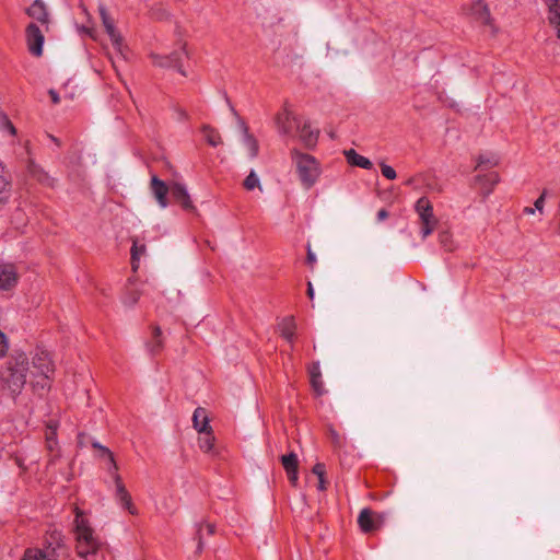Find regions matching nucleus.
Masks as SVG:
<instances>
[{"instance_id": "nucleus-25", "label": "nucleus", "mask_w": 560, "mask_h": 560, "mask_svg": "<svg viewBox=\"0 0 560 560\" xmlns=\"http://www.w3.org/2000/svg\"><path fill=\"white\" fill-rule=\"evenodd\" d=\"M192 424L194 428L199 433L211 429V427L209 425V418L207 416V411L205 408L198 407L195 409L192 415Z\"/></svg>"}, {"instance_id": "nucleus-40", "label": "nucleus", "mask_w": 560, "mask_h": 560, "mask_svg": "<svg viewBox=\"0 0 560 560\" xmlns=\"http://www.w3.org/2000/svg\"><path fill=\"white\" fill-rule=\"evenodd\" d=\"M499 164V160L494 156L486 158L483 155H480L477 161V167H481L483 165L487 166H497Z\"/></svg>"}, {"instance_id": "nucleus-2", "label": "nucleus", "mask_w": 560, "mask_h": 560, "mask_svg": "<svg viewBox=\"0 0 560 560\" xmlns=\"http://www.w3.org/2000/svg\"><path fill=\"white\" fill-rule=\"evenodd\" d=\"M28 358L24 352L12 354L3 370L0 372L1 381L7 385L13 396L21 394L27 382V373H30Z\"/></svg>"}, {"instance_id": "nucleus-28", "label": "nucleus", "mask_w": 560, "mask_h": 560, "mask_svg": "<svg viewBox=\"0 0 560 560\" xmlns=\"http://www.w3.org/2000/svg\"><path fill=\"white\" fill-rule=\"evenodd\" d=\"M147 349L151 355H156L163 349L162 331L159 326L152 329V340L147 343Z\"/></svg>"}, {"instance_id": "nucleus-52", "label": "nucleus", "mask_w": 560, "mask_h": 560, "mask_svg": "<svg viewBox=\"0 0 560 560\" xmlns=\"http://www.w3.org/2000/svg\"><path fill=\"white\" fill-rule=\"evenodd\" d=\"M49 139L56 143V145L60 147L61 145V142L58 138H56L55 136L52 135H48Z\"/></svg>"}, {"instance_id": "nucleus-13", "label": "nucleus", "mask_w": 560, "mask_h": 560, "mask_svg": "<svg viewBox=\"0 0 560 560\" xmlns=\"http://www.w3.org/2000/svg\"><path fill=\"white\" fill-rule=\"evenodd\" d=\"M110 476L116 486V493H115L116 500L119 502V504L124 509L128 510V512L130 514H136V509L132 504L131 495L127 491V489L121 480L120 475L118 474V471H114Z\"/></svg>"}, {"instance_id": "nucleus-32", "label": "nucleus", "mask_w": 560, "mask_h": 560, "mask_svg": "<svg viewBox=\"0 0 560 560\" xmlns=\"http://www.w3.org/2000/svg\"><path fill=\"white\" fill-rule=\"evenodd\" d=\"M329 439L334 446V450L340 454V452L347 445L346 438L339 434L336 430L329 429Z\"/></svg>"}, {"instance_id": "nucleus-21", "label": "nucleus", "mask_w": 560, "mask_h": 560, "mask_svg": "<svg viewBox=\"0 0 560 560\" xmlns=\"http://www.w3.org/2000/svg\"><path fill=\"white\" fill-rule=\"evenodd\" d=\"M476 182L480 184L483 197H488L500 182V176L497 172H490L476 176Z\"/></svg>"}, {"instance_id": "nucleus-16", "label": "nucleus", "mask_w": 560, "mask_h": 560, "mask_svg": "<svg viewBox=\"0 0 560 560\" xmlns=\"http://www.w3.org/2000/svg\"><path fill=\"white\" fill-rule=\"evenodd\" d=\"M469 15L482 25L490 24L491 22L490 10L483 0H472L469 7Z\"/></svg>"}, {"instance_id": "nucleus-30", "label": "nucleus", "mask_w": 560, "mask_h": 560, "mask_svg": "<svg viewBox=\"0 0 560 560\" xmlns=\"http://www.w3.org/2000/svg\"><path fill=\"white\" fill-rule=\"evenodd\" d=\"M200 436L198 439V445L200 450L205 453L214 454V435L212 432V428L205 432L199 433Z\"/></svg>"}, {"instance_id": "nucleus-33", "label": "nucleus", "mask_w": 560, "mask_h": 560, "mask_svg": "<svg viewBox=\"0 0 560 560\" xmlns=\"http://www.w3.org/2000/svg\"><path fill=\"white\" fill-rule=\"evenodd\" d=\"M281 464L285 471L299 469V458L294 452L281 456Z\"/></svg>"}, {"instance_id": "nucleus-9", "label": "nucleus", "mask_w": 560, "mask_h": 560, "mask_svg": "<svg viewBox=\"0 0 560 560\" xmlns=\"http://www.w3.org/2000/svg\"><path fill=\"white\" fill-rule=\"evenodd\" d=\"M384 521L383 514L376 513L369 508L363 509L358 516L359 527L365 534L377 530Z\"/></svg>"}, {"instance_id": "nucleus-44", "label": "nucleus", "mask_w": 560, "mask_h": 560, "mask_svg": "<svg viewBox=\"0 0 560 560\" xmlns=\"http://www.w3.org/2000/svg\"><path fill=\"white\" fill-rule=\"evenodd\" d=\"M285 472L290 483L295 487L299 480V469L288 470Z\"/></svg>"}, {"instance_id": "nucleus-12", "label": "nucleus", "mask_w": 560, "mask_h": 560, "mask_svg": "<svg viewBox=\"0 0 560 560\" xmlns=\"http://www.w3.org/2000/svg\"><path fill=\"white\" fill-rule=\"evenodd\" d=\"M25 12L35 21L34 23H39L48 32L50 23L49 12L42 0H35Z\"/></svg>"}, {"instance_id": "nucleus-20", "label": "nucleus", "mask_w": 560, "mask_h": 560, "mask_svg": "<svg viewBox=\"0 0 560 560\" xmlns=\"http://www.w3.org/2000/svg\"><path fill=\"white\" fill-rule=\"evenodd\" d=\"M18 276L12 265H0V290H9L16 284Z\"/></svg>"}, {"instance_id": "nucleus-8", "label": "nucleus", "mask_w": 560, "mask_h": 560, "mask_svg": "<svg viewBox=\"0 0 560 560\" xmlns=\"http://www.w3.org/2000/svg\"><path fill=\"white\" fill-rule=\"evenodd\" d=\"M25 37L28 51L35 57H40L43 55L45 37L39 25L34 22L30 23L25 30Z\"/></svg>"}, {"instance_id": "nucleus-48", "label": "nucleus", "mask_w": 560, "mask_h": 560, "mask_svg": "<svg viewBox=\"0 0 560 560\" xmlns=\"http://www.w3.org/2000/svg\"><path fill=\"white\" fill-rule=\"evenodd\" d=\"M387 217H388V212H387V210H386V209H381V210H378V212H377V220H378V221H383V220H385Z\"/></svg>"}, {"instance_id": "nucleus-18", "label": "nucleus", "mask_w": 560, "mask_h": 560, "mask_svg": "<svg viewBox=\"0 0 560 560\" xmlns=\"http://www.w3.org/2000/svg\"><path fill=\"white\" fill-rule=\"evenodd\" d=\"M310 383L316 396L320 397L326 394L322 377L319 362H313L308 366Z\"/></svg>"}, {"instance_id": "nucleus-55", "label": "nucleus", "mask_w": 560, "mask_h": 560, "mask_svg": "<svg viewBox=\"0 0 560 560\" xmlns=\"http://www.w3.org/2000/svg\"><path fill=\"white\" fill-rule=\"evenodd\" d=\"M48 428L52 430L51 434H54V435H55V434H56L55 430H56L57 425H56V424H51V423H49V424H48Z\"/></svg>"}, {"instance_id": "nucleus-54", "label": "nucleus", "mask_w": 560, "mask_h": 560, "mask_svg": "<svg viewBox=\"0 0 560 560\" xmlns=\"http://www.w3.org/2000/svg\"><path fill=\"white\" fill-rule=\"evenodd\" d=\"M524 212H525V213H528V214H533V213H534V209H533V208L527 207V208H525V209H524Z\"/></svg>"}, {"instance_id": "nucleus-4", "label": "nucleus", "mask_w": 560, "mask_h": 560, "mask_svg": "<svg viewBox=\"0 0 560 560\" xmlns=\"http://www.w3.org/2000/svg\"><path fill=\"white\" fill-rule=\"evenodd\" d=\"M291 155L296 165V171L302 186L310 189L315 185L320 175L318 161L313 155L302 153L296 149L292 150Z\"/></svg>"}, {"instance_id": "nucleus-29", "label": "nucleus", "mask_w": 560, "mask_h": 560, "mask_svg": "<svg viewBox=\"0 0 560 560\" xmlns=\"http://www.w3.org/2000/svg\"><path fill=\"white\" fill-rule=\"evenodd\" d=\"M11 188L10 178L4 165L0 162V206L7 202Z\"/></svg>"}, {"instance_id": "nucleus-50", "label": "nucleus", "mask_w": 560, "mask_h": 560, "mask_svg": "<svg viewBox=\"0 0 560 560\" xmlns=\"http://www.w3.org/2000/svg\"><path fill=\"white\" fill-rule=\"evenodd\" d=\"M307 295H308V298L311 300H313V298H314V289H313V285H312L311 282H308V284H307Z\"/></svg>"}, {"instance_id": "nucleus-24", "label": "nucleus", "mask_w": 560, "mask_h": 560, "mask_svg": "<svg viewBox=\"0 0 560 560\" xmlns=\"http://www.w3.org/2000/svg\"><path fill=\"white\" fill-rule=\"evenodd\" d=\"M238 119H240L241 127L243 130L244 144L249 152V156L252 159H254L258 155V151H259L258 141L256 140V138L253 135L249 133V129H248L247 125L245 124V121H243L241 118H238Z\"/></svg>"}, {"instance_id": "nucleus-46", "label": "nucleus", "mask_w": 560, "mask_h": 560, "mask_svg": "<svg viewBox=\"0 0 560 560\" xmlns=\"http://www.w3.org/2000/svg\"><path fill=\"white\" fill-rule=\"evenodd\" d=\"M48 94H49V96H50V98H51V102H52L54 104H59V103H60V96H59V94L57 93V91H55L54 89H50V90L48 91Z\"/></svg>"}, {"instance_id": "nucleus-17", "label": "nucleus", "mask_w": 560, "mask_h": 560, "mask_svg": "<svg viewBox=\"0 0 560 560\" xmlns=\"http://www.w3.org/2000/svg\"><path fill=\"white\" fill-rule=\"evenodd\" d=\"M100 16L102 20V23L106 30V33L110 37L114 46H119L121 44V37L119 33L117 32L114 20L110 18L107 9L104 5L98 7Z\"/></svg>"}, {"instance_id": "nucleus-22", "label": "nucleus", "mask_w": 560, "mask_h": 560, "mask_svg": "<svg viewBox=\"0 0 560 560\" xmlns=\"http://www.w3.org/2000/svg\"><path fill=\"white\" fill-rule=\"evenodd\" d=\"M345 156L347 162L351 166L361 167L364 170H372L373 163L365 156L359 154L354 149H349L345 151Z\"/></svg>"}, {"instance_id": "nucleus-41", "label": "nucleus", "mask_w": 560, "mask_h": 560, "mask_svg": "<svg viewBox=\"0 0 560 560\" xmlns=\"http://www.w3.org/2000/svg\"><path fill=\"white\" fill-rule=\"evenodd\" d=\"M9 349L7 336L0 330V358L4 357Z\"/></svg>"}, {"instance_id": "nucleus-39", "label": "nucleus", "mask_w": 560, "mask_h": 560, "mask_svg": "<svg viewBox=\"0 0 560 560\" xmlns=\"http://www.w3.org/2000/svg\"><path fill=\"white\" fill-rule=\"evenodd\" d=\"M380 167H381L382 175L385 178L393 180L397 177L396 171L390 165H387L386 163L382 162V163H380Z\"/></svg>"}, {"instance_id": "nucleus-26", "label": "nucleus", "mask_w": 560, "mask_h": 560, "mask_svg": "<svg viewBox=\"0 0 560 560\" xmlns=\"http://www.w3.org/2000/svg\"><path fill=\"white\" fill-rule=\"evenodd\" d=\"M92 446L100 451L98 456L107 460V471L112 475L114 471H118L113 452L106 446L101 445L98 442H93Z\"/></svg>"}, {"instance_id": "nucleus-27", "label": "nucleus", "mask_w": 560, "mask_h": 560, "mask_svg": "<svg viewBox=\"0 0 560 560\" xmlns=\"http://www.w3.org/2000/svg\"><path fill=\"white\" fill-rule=\"evenodd\" d=\"M548 9V20L560 38V0H549Z\"/></svg>"}, {"instance_id": "nucleus-35", "label": "nucleus", "mask_w": 560, "mask_h": 560, "mask_svg": "<svg viewBox=\"0 0 560 560\" xmlns=\"http://www.w3.org/2000/svg\"><path fill=\"white\" fill-rule=\"evenodd\" d=\"M145 252V245H138L137 242H133L131 247V265L132 269L137 270L138 265L136 261L139 260L140 256Z\"/></svg>"}, {"instance_id": "nucleus-23", "label": "nucleus", "mask_w": 560, "mask_h": 560, "mask_svg": "<svg viewBox=\"0 0 560 560\" xmlns=\"http://www.w3.org/2000/svg\"><path fill=\"white\" fill-rule=\"evenodd\" d=\"M278 327L281 337H283L288 342L293 343L296 330V324L294 318L292 316H287L282 318Z\"/></svg>"}, {"instance_id": "nucleus-10", "label": "nucleus", "mask_w": 560, "mask_h": 560, "mask_svg": "<svg viewBox=\"0 0 560 560\" xmlns=\"http://www.w3.org/2000/svg\"><path fill=\"white\" fill-rule=\"evenodd\" d=\"M276 124L281 135L292 136L294 129H298L300 125V119L289 110L288 107H284L283 110L277 115Z\"/></svg>"}, {"instance_id": "nucleus-51", "label": "nucleus", "mask_w": 560, "mask_h": 560, "mask_svg": "<svg viewBox=\"0 0 560 560\" xmlns=\"http://www.w3.org/2000/svg\"><path fill=\"white\" fill-rule=\"evenodd\" d=\"M178 115H179V118L183 119V120L188 118L187 113L185 110H183V109H178Z\"/></svg>"}, {"instance_id": "nucleus-36", "label": "nucleus", "mask_w": 560, "mask_h": 560, "mask_svg": "<svg viewBox=\"0 0 560 560\" xmlns=\"http://www.w3.org/2000/svg\"><path fill=\"white\" fill-rule=\"evenodd\" d=\"M0 129L3 131H8L10 135H15L16 129L7 116V114L0 112Z\"/></svg>"}, {"instance_id": "nucleus-11", "label": "nucleus", "mask_w": 560, "mask_h": 560, "mask_svg": "<svg viewBox=\"0 0 560 560\" xmlns=\"http://www.w3.org/2000/svg\"><path fill=\"white\" fill-rule=\"evenodd\" d=\"M171 197L174 202L178 203L183 210L185 211H195L196 207L194 206L190 195L187 191V188L184 184L178 182L171 183Z\"/></svg>"}, {"instance_id": "nucleus-31", "label": "nucleus", "mask_w": 560, "mask_h": 560, "mask_svg": "<svg viewBox=\"0 0 560 560\" xmlns=\"http://www.w3.org/2000/svg\"><path fill=\"white\" fill-rule=\"evenodd\" d=\"M201 131H202L203 137L209 145L215 148L222 143V139H221L219 131L217 129L212 128L211 126L203 125L201 128Z\"/></svg>"}, {"instance_id": "nucleus-15", "label": "nucleus", "mask_w": 560, "mask_h": 560, "mask_svg": "<svg viewBox=\"0 0 560 560\" xmlns=\"http://www.w3.org/2000/svg\"><path fill=\"white\" fill-rule=\"evenodd\" d=\"M27 174L31 178L39 183L40 185H44L46 187H52L55 184V178L51 177L39 164H37L35 161L30 160L27 162Z\"/></svg>"}, {"instance_id": "nucleus-6", "label": "nucleus", "mask_w": 560, "mask_h": 560, "mask_svg": "<svg viewBox=\"0 0 560 560\" xmlns=\"http://www.w3.org/2000/svg\"><path fill=\"white\" fill-rule=\"evenodd\" d=\"M63 547L62 536L59 532L50 534L43 549H27L22 560H58V550Z\"/></svg>"}, {"instance_id": "nucleus-53", "label": "nucleus", "mask_w": 560, "mask_h": 560, "mask_svg": "<svg viewBox=\"0 0 560 560\" xmlns=\"http://www.w3.org/2000/svg\"><path fill=\"white\" fill-rule=\"evenodd\" d=\"M413 183H415V178H413V177H410V178H408V179L405 182V185H406V186H411Z\"/></svg>"}, {"instance_id": "nucleus-1", "label": "nucleus", "mask_w": 560, "mask_h": 560, "mask_svg": "<svg viewBox=\"0 0 560 560\" xmlns=\"http://www.w3.org/2000/svg\"><path fill=\"white\" fill-rule=\"evenodd\" d=\"M75 549L80 558L85 560H104L105 544L95 534L84 512L74 509Z\"/></svg>"}, {"instance_id": "nucleus-37", "label": "nucleus", "mask_w": 560, "mask_h": 560, "mask_svg": "<svg viewBox=\"0 0 560 560\" xmlns=\"http://www.w3.org/2000/svg\"><path fill=\"white\" fill-rule=\"evenodd\" d=\"M243 185L247 190H253L256 187H260L259 178L254 171H250V173L246 176Z\"/></svg>"}, {"instance_id": "nucleus-3", "label": "nucleus", "mask_w": 560, "mask_h": 560, "mask_svg": "<svg viewBox=\"0 0 560 560\" xmlns=\"http://www.w3.org/2000/svg\"><path fill=\"white\" fill-rule=\"evenodd\" d=\"M33 370L30 372V384L35 392L47 390L54 374V364L47 351H37L32 360Z\"/></svg>"}, {"instance_id": "nucleus-43", "label": "nucleus", "mask_w": 560, "mask_h": 560, "mask_svg": "<svg viewBox=\"0 0 560 560\" xmlns=\"http://www.w3.org/2000/svg\"><path fill=\"white\" fill-rule=\"evenodd\" d=\"M312 471L314 475H316L318 478H323L326 472V467L323 463H317L313 466Z\"/></svg>"}, {"instance_id": "nucleus-49", "label": "nucleus", "mask_w": 560, "mask_h": 560, "mask_svg": "<svg viewBox=\"0 0 560 560\" xmlns=\"http://www.w3.org/2000/svg\"><path fill=\"white\" fill-rule=\"evenodd\" d=\"M317 489H318V490H320V491L326 490V480H325V476H324L323 478H318Z\"/></svg>"}, {"instance_id": "nucleus-42", "label": "nucleus", "mask_w": 560, "mask_h": 560, "mask_svg": "<svg viewBox=\"0 0 560 560\" xmlns=\"http://www.w3.org/2000/svg\"><path fill=\"white\" fill-rule=\"evenodd\" d=\"M139 298H140L139 292L136 290H131L128 292L125 303L128 305H135L138 302Z\"/></svg>"}, {"instance_id": "nucleus-47", "label": "nucleus", "mask_w": 560, "mask_h": 560, "mask_svg": "<svg viewBox=\"0 0 560 560\" xmlns=\"http://www.w3.org/2000/svg\"><path fill=\"white\" fill-rule=\"evenodd\" d=\"M306 260L311 266H313L316 262L315 254L311 249H308L307 252Z\"/></svg>"}, {"instance_id": "nucleus-19", "label": "nucleus", "mask_w": 560, "mask_h": 560, "mask_svg": "<svg viewBox=\"0 0 560 560\" xmlns=\"http://www.w3.org/2000/svg\"><path fill=\"white\" fill-rule=\"evenodd\" d=\"M296 131L299 133L300 140L306 148L311 149L316 145L319 131L313 129L310 122L305 121L302 126L300 124Z\"/></svg>"}, {"instance_id": "nucleus-34", "label": "nucleus", "mask_w": 560, "mask_h": 560, "mask_svg": "<svg viewBox=\"0 0 560 560\" xmlns=\"http://www.w3.org/2000/svg\"><path fill=\"white\" fill-rule=\"evenodd\" d=\"M439 243L447 252L453 250L452 234L448 231L439 232Z\"/></svg>"}, {"instance_id": "nucleus-14", "label": "nucleus", "mask_w": 560, "mask_h": 560, "mask_svg": "<svg viewBox=\"0 0 560 560\" xmlns=\"http://www.w3.org/2000/svg\"><path fill=\"white\" fill-rule=\"evenodd\" d=\"M150 189L154 196L156 202L161 208H166L170 205L167 195L171 190V185H167L164 180L160 179L156 175H152L150 182Z\"/></svg>"}, {"instance_id": "nucleus-38", "label": "nucleus", "mask_w": 560, "mask_h": 560, "mask_svg": "<svg viewBox=\"0 0 560 560\" xmlns=\"http://www.w3.org/2000/svg\"><path fill=\"white\" fill-rule=\"evenodd\" d=\"M205 528H206V530H207V534H208V535H210V536H211V535H213V534H214V532H215V526H214L213 524H210V523L206 524V525H205ZM202 530H203V525H202V524H200V525L198 526V529H197V536H198V550H201V549H202Z\"/></svg>"}, {"instance_id": "nucleus-45", "label": "nucleus", "mask_w": 560, "mask_h": 560, "mask_svg": "<svg viewBox=\"0 0 560 560\" xmlns=\"http://www.w3.org/2000/svg\"><path fill=\"white\" fill-rule=\"evenodd\" d=\"M545 197H546V190L542 191V194L536 199L534 206H535V209H537L538 211H542L544 209V205H545Z\"/></svg>"}, {"instance_id": "nucleus-5", "label": "nucleus", "mask_w": 560, "mask_h": 560, "mask_svg": "<svg viewBox=\"0 0 560 560\" xmlns=\"http://www.w3.org/2000/svg\"><path fill=\"white\" fill-rule=\"evenodd\" d=\"M415 211L419 218L421 237L422 240H425L434 232L439 220L433 213V206L431 201L424 196L417 200Z\"/></svg>"}, {"instance_id": "nucleus-7", "label": "nucleus", "mask_w": 560, "mask_h": 560, "mask_svg": "<svg viewBox=\"0 0 560 560\" xmlns=\"http://www.w3.org/2000/svg\"><path fill=\"white\" fill-rule=\"evenodd\" d=\"M153 65L162 68H173L177 70L182 75L186 77V71L183 68L184 59H188V52L185 44L180 45L178 49H175L168 55H150Z\"/></svg>"}]
</instances>
